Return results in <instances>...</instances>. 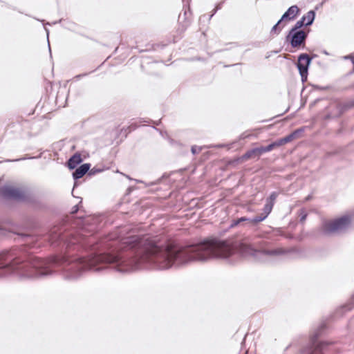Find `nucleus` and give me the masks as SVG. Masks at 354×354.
<instances>
[{
  "label": "nucleus",
  "instance_id": "obj_1",
  "mask_svg": "<svg viewBox=\"0 0 354 354\" xmlns=\"http://www.w3.org/2000/svg\"><path fill=\"white\" fill-rule=\"evenodd\" d=\"M91 218L84 220V225ZM84 226L77 234L66 232L62 227H54L48 235L51 245L74 249L83 248L91 253L86 258L71 254L55 255L46 259L26 257L19 248L0 252V279L14 275L20 280H35L52 276L57 270L69 281L78 279L86 270L99 272L111 266L120 272H131V236L102 239L93 236Z\"/></svg>",
  "mask_w": 354,
  "mask_h": 354
},
{
  "label": "nucleus",
  "instance_id": "obj_2",
  "mask_svg": "<svg viewBox=\"0 0 354 354\" xmlns=\"http://www.w3.org/2000/svg\"><path fill=\"white\" fill-rule=\"evenodd\" d=\"M278 196V193L276 192H273L270 195L269 198L267 200L266 204L264 205L263 212L261 213L259 215L255 216L252 218H248L245 216L241 217L239 218L233 220L232 221V223L230 224V227H233L235 226H237L240 223L243 222H248V223L251 224L252 225H257L261 221H264L268 216L270 214V213L272 211V209L274 205V203Z\"/></svg>",
  "mask_w": 354,
  "mask_h": 354
},
{
  "label": "nucleus",
  "instance_id": "obj_3",
  "mask_svg": "<svg viewBox=\"0 0 354 354\" xmlns=\"http://www.w3.org/2000/svg\"><path fill=\"white\" fill-rule=\"evenodd\" d=\"M351 219L349 216H342L333 221L324 222L321 230L325 235L339 233L346 230L351 225Z\"/></svg>",
  "mask_w": 354,
  "mask_h": 354
},
{
  "label": "nucleus",
  "instance_id": "obj_4",
  "mask_svg": "<svg viewBox=\"0 0 354 354\" xmlns=\"http://www.w3.org/2000/svg\"><path fill=\"white\" fill-rule=\"evenodd\" d=\"M240 251L244 254L258 256L259 254L268 255L271 257H277L283 255L286 253V250L281 248H277L274 249H261L256 250L252 245L244 243L240 244Z\"/></svg>",
  "mask_w": 354,
  "mask_h": 354
},
{
  "label": "nucleus",
  "instance_id": "obj_5",
  "mask_svg": "<svg viewBox=\"0 0 354 354\" xmlns=\"http://www.w3.org/2000/svg\"><path fill=\"white\" fill-rule=\"evenodd\" d=\"M324 328L322 325L315 335L311 337L309 344L303 349L302 352L305 354H322L325 351L328 343L326 342H318L317 337L321 333V330Z\"/></svg>",
  "mask_w": 354,
  "mask_h": 354
},
{
  "label": "nucleus",
  "instance_id": "obj_6",
  "mask_svg": "<svg viewBox=\"0 0 354 354\" xmlns=\"http://www.w3.org/2000/svg\"><path fill=\"white\" fill-rule=\"evenodd\" d=\"M308 32L304 30L291 31L290 30L286 36V40L290 42L292 48H297L304 45L308 37Z\"/></svg>",
  "mask_w": 354,
  "mask_h": 354
},
{
  "label": "nucleus",
  "instance_id": "obj_7",
  "mask_svg": "<svg viewBox=\"0 0 354 354\" xmlns=\"http://www.w3.org/2000/svg\"><path fill=\"white\" fill-rule=\"evenodd\" d=\"M311 61L312 57L306 53H302L298 57L297 66L301 77L302 82L307 80L308 67Z\"/></svg>",
  "mask_w": 354,
  "mask_h": 354
},
{
  "label": "nucleus",
  "instance_id": "obj_8",
  "mask_svg": "<svg viewBox=\"0 0 354 354\" xmlns=\"http://www.w3.org/2000/svg\"><path fill=\"white\" fill-rule=\"evenodd\" d=\"M3 197L16 200H22L25 198L24 192L18 188L6 187L2 189Z\"/></svg>",
  "mask_w": 354,
  "mask_h": 354
},
{
  "label": "nucleus",
  "instance_id": "obj_9",
  "mask_svg": "<svg viewBox=\"0 0 354 354\" xmlns=\"http://www.w3.org/2000/svg\"><path fill=\"white\" fill-rule=\"evenodd\" d=\"M191 13L189 11V8L188 10H185L182 14L180 13L178 16V21L180 26V30L183 32L186 30V28L190 25L189 16Z\"/></svg>",
  "mask_w": 354,
  "mask_h": 354
},
{
  "label": "nucleus",
  "instance_id": "obj_10",
  "mask_svg": "<svg viewBox=\"0 0 354 354\" xmlns=\"http://www.w3.org/2000/svg\"><path fill=\"white\" fill-rule=\"evenodd\" d=\"M299 12V9L297 6H290L282 15L281 17V20H288L291 21L295 19V18L297 17V15Z\"/></svg>",
  "mask_w": 354,
  "mask_h": 354
},
{
  "label": "nucleus",
  "instance_id": "obj_11",
  "mask_svg": "<svg viewBox=\"0 0 354 354\" xmlns=\"http://www.w3.org/2000/svg\"><path fill=\"white\" fill-rule=\"evenodd\" d=\"M91 165L89 163H84L77 167L73 173V177L75 180H77L83 177L87 172L89 171Z\"/></svg>",
  "mask_w": 354,
  "mask_h": 354
},
{
  "label": "nucleus",
  "instance_id": "obj_12",
  "mask_svg": "<svg viewBox=\"0 0 354 354\" xmlns=\"http://www.w3.org/2000/svg\"><path fill=\"white\" fill-rule=\"evenodd\" d=\"M263 153L261 147H260L247 151L242 158L245 160L254 158H259Z\"/></svg>",
  "mask_w": 354,
  "mask_h": 354
},
{
  "label": "nucleus",
  "instance_id": "obj_13",
  "mask_svg": "<svg viewBox=\"0 0 354 354\" xmlns=\"http://www.w3.org/2000/svg\"><path fill=\"white\" fill-rule=\"evenodd\" d=\"M82 161V157L80 154L79 153H75L73 156H72L68 162V167L71 169H75L79 164H80Z\"/></svg>",
  "mask_w": 354,
  "mask_h": 354
},
{
  "label": "nucleus",
  "instance_id": "obj_14",
  "mask_svg": "<svg viewBox=\"0 0 354 354\" xmlns=\"http://www.w3.org/2000/svg\"><path fill=\"white\" fill-rule=\"evenodd\" d=\"M301 18H305L306 26L313 24L315 18V12L314 10L308 11L306 15H304Z\"/></svg>",
  "mask_w": 354,
  "mask_h": 354
},
{
  "label": "nucleus",
  "instance_id": "obj_15",
  "mask_svg": "<svg viewBox=\"0 0 354 354\" xmlns=\"http://www.w3.org/2000/svg\"><path fill=\"white\" fill-rule=\"evenodd\" d=\"M278 147H280V145L279 144L278 140H276V141L270 143V145H268L266 147H261V151L264 153H266V152L271 151L274 148Z\"/></svg>",
  "mask_w": 354,
  "mask_h": 354
},
{
  "label": "nucleus",
  "instance_id": "obj_16",
  "mask_svg": "<svg viewBox=\"0 0 354 354\" xmlns=\"http://www.w3.org/2000/svg\"><path fill=\"white\" fill-rule=\"evenodd\" d=\"M283 21L281 20V19H280L277 21V23L272 28L271 31H270V34H276V35L279 34L281 30H282L283 27L284 26L283 25L280 26V25L281 24V23Z\"/></svg>",
  "mask_w": 354,
  "mask_h": 354
},
{
  "label": "nucleus",
  "instance_id": "obj_17",
  "mask_svg": "<svg viewBox=\"0 0 354 354\" xmlns=\"http://www.w3.org/2000/svg\"><path fill=\"white\" fill-rule=\"evenodd\" d=\"M305 18H301L300 20L297 21L294 26L290 30L291 31H300V28L303 26H306L305 25Z\"/></svg>",
  "mask_w": 354,
  "mask_h": 354
},
{
  "label": "nucleus",
  "instance_id": "obj_18",
  "mask_svg": "<svg viewBox=\"0 0 354 354\" xmlns=\"http://www.w3.org/2000/svg\"><path fill=\"white\" fill-rule=\"evenodd\" d=\"M294 138L292 137V135H291L290 133L286 136H285L284 138H280L278 140L279 142V144L280 146L283 145H285L288 142H291L292 140H293Z\"/></svg>",
  "mask_w": 354,
  "mask_h": 354
},
{
  "label": "nucleus",
  "instance_id": "obj_19",
  "mask_svg": "<svg viewBox=\"0 0 354 354\" xmlns=\"http://www.w3.org/2000/svg\"><path fill=\"white\" fill-rule=\"evenodd\" d=\"M304 131V128H299L294 131H292L290 134L292 135V137L294 139L299 138V135L303 133Z\"/></svg>",
  "mask_w": 354,
  "mask_h": 354
},
{
  "label": "nucleus",
  "instance_id": "obj_20",
  "mask_svg": "<svg viewBox=\"0 0 354 354\" xmlns=\"http://www.w3.org/2000/svg\"><path fill=\"white\" fill-rule=\"evenodd\" d=\"M201 150L202 147L198 146H192L191 149L192 153L194 155L199 153L201 151Z\"/></svg>",
  "mask_w": 354,
  "mask_h": 354
},
{
  "label": "nucleus",
  "instance_id": "obj_21",
  "mask_svg": "<svg viewBox=\"0 0 354 354\" xmlns=\"http://www.w3.org/2000/svg\"><path fill=\"white\" fill-rule=\"evenodd\" d=\"M78 210H79V205H76L73 207V208L71 209V214H74L77 213L78 212Z\"/></svg>",
  "mask_w": 354,
  "mask_h": 354
},
{
  "label": "nucleus",
  "instance_id": "obj_22",
  "mask_svg": "<svg viewBox=\"0 0 354 354\" xmlns=\"http://www.w3.org/2000/svg\"><path fill=\"white\" fill-rule=\"evenodd\" d=\"M222 3H219L216 8L213 10V13L210 15V18L217 12L218 10L221 8Z\"/></svg>",
  "mask_w": 354,
  "mask_h": 354
},
{
  "label": "nucleus",
  "instance_id": "obj_23",
  "mask_svg": "<svg viewBox=\"0 0 354 354\" xmlns=\"http://www.w3.org/2000/svg\"><path fill=\"white\" fill-rule=\"evenodd\" d=\"M35 157H23V158H18V159H16V160H14L13 161H21V160H26V159H33L35 158Z\"/></svg>",
  "mask_w": 354,
  "mask_h": 354
},
{
  "label": "nucleus",
  "instance_id": "obj_24",
  "mask_svg": "<svg viewBox=\"0 0 354 354\" xmlns=\"http://www.w3.org/2000/svg\"><path fill=\"white\" fill-rule=\"evenodd\" d=\"M87 75H88V73L80 74V75H76L74 78L76 80H80L82 77L86 76Z\"/></svg>",
  "mask_w": 354,
  "mask_h": 354
},
{
  "label": "nucleus",
  "instance_id": "obj_25",
  "mask_svg": "<svg viewBox=\"0 0 354 354\" xmlns=\"http://www.w3.org/2000/svg\"><path fill=\"white\" fill-rule=\"evenodd\" d=\"M97 171H100V170H96V171H95V170H94V169H91V170H90V171H88V175H89V176L93 175V174H94L95 172H97Z\"/></svg>",
  "mask_w": 354,
  "mask_h": 354
},
{
  "label": "nucleus",
  "instance_id": "obj_26",
  "mask_svg": "<svg viewBox=\"0 0 354 354\" xmlns=\"http://www.w3.org/2000/svg\"><path fill=\"white\" fill-rule=\"evenodd\" d=\"M306 216H307V215H306V214H304V215H302V216H301V218H300V221H301V222H304V221H305V220H306Z\"/></svg>",
  "mask_w": 354,
  "mask_h": 354
},
{
  "label": "nucleus",
  "instance_id": "obj_27",
  "mask_svg": "<svg viewBox=\"0 0 354 354\" xmlns=\"http://www.w3.org/2000/svg\"><path fill=\"white\" fill-rule=\"evenodd\" d=\"M322 53L326 55H329V53L327 50H322Z\"/></svg>",
  "mask_w": 354,
  "mask_h": 354
},
{
  "label": "nucleus",
  "instance_id": "obj_28",
  "mask_svg": "<svg viewBox=\"0 0 354 354\" xmlns=\"http://www.w3.org/2000/svg\"><path fill=\"white\" fill-rule=\"evenodd\" d=\"M48 48H49V51L50 52L51 48H50V44H49V43H48Z\"/></svg>",
  "mask_w": 354,
  "mask_h": 354
},
{
  "label": "nucleus",
  "instance_id": "obj_29",
  "mask_svg": "<svg viewBox=\"0 0 354 354\" xmlns=\"http://www.w3.org/2000/svg\"><path fill=\"white\" fill-rule=\"evenodd\" d=\"M183 3H185V0H183Z\"/></svg>",
  "mask_w": 354,
  "mask_h": 354
}]
</instances>
